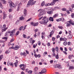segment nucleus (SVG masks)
Returning <instances> with one entry per match:
<instances>
[{
    "mask_svg": "<svg viewBox=\"0 0 74 74\" xmlns=\"http://www.w3.org/2000/svg\"><path fill=\"white\" fill-rule=\"evenodd\" d=\"M36 3V1H32L31 0H30L28 2L27 5V7H29V5H34Z\"/></svg>",
    "mask_w": 74,
    "mask_h": 74,
    "instance_id": "f257e3e1",
    "label": "nucleus"
},
{
    "mask_svg": "<svg viewBox=\"0 0 74 74\" xmlns=\"http://www.w3.org/2000/svg\"><path fill=\"white\" fill-rule=\"evenodd\" d=\"M8 3H10V8L12 7H14L15 6V5L14 3H11V0H9Z\"/></svg>",
    "mask_w": 74,
    "mask_h": 74,
    "instance_id": "f03ea898",
    "label": "nucleus"
},
{
    "mask_svg": "<svg viewBox=\"0 0 74 74\" xmlns=\"http://www.w3.org/2000/svg\"><path fill=\"white\" fill-rule=\"evenodd\" d=\"M19 47L18 45H16L15 46V47H10L9 48L10 49H14V50H17L18 49H19Z\"/></svg>",
    "mask_w": 74,
    "mask_h": 74,
    "instance_id": "7ed1b4c3",
    "label": "nucleus"
},
{
    "mask_svg": "<svg viewBox=\"0 0 74 74\" xmlns=\"http://www.w3.org/2000/svg\"><path fill=\"white\" fill-rule=\"evenodd\" d=\"M6 27V25H5L4 24L3 25V27H2V32H5L7 29H8V27L5 28Z\"/></svg>",
    "mask_w": 74,
    "mask_h": 74,
    "instance_id": "20e7f679",
    "label": "nucleus"
},
{
    "mask_svg": "<svg viewBox=\"0 0 74 74\" xmlns=\"http://www.w3.org/2000/svg\"><path fill=\"white\" fill-rule=\"evenodd\" d=\"M21 67H23L22 68H21V69L22 70L24 71L25 70V67H26V65L24 64H21Z\"/></svg>",
    "mask_w": 74,
    "mask_h": 74,
    "instance_id": "39448f33",
    "label": "nucleus"
},
{
    "mask_svg": "<svg viewBox=\"0 0 74 74\" xmlns=\"http://www.w3.org/2000/svg\"><path fill=\"white\" fill-rule=\"evenodd\" d=\"M46 13L44 11L40 12L38 15L39 17H40L41 15H43V14H45Z\"/></svg>",
    "mask_w": 74,
    "mask_h": 74,
    "instance_id": "423d86ee",
    "label": "nucleus"
},
{
    "mask_svg": "<svg viewBox=\"0 0 74 74\" xmlns=\"http://www.w3.org/2000/svg\"><path fill=\"white\" fill-rule=\"evenodd\" d=\"M7 65L8 66H12V67H14V64H13V63L10 62L9 61L7 62Z\"/></svg>",
    "mask_w": 74,
    "mask_h": 74,
    "instance_id": "0eeeda50",
    "label": "nucleus"
},
{
    "mask_svg": "<svg viewBox=\"0 0 74 74\" xmlns=\"http://www.w3.org/2000/svg\"><path fill=\"white\" fill-rule=\"evenodd\" d=\"M8 33L10 34V36L11 37H13L14 36V34H13V32H12V31H8Z\"/></svg>",
    "mask_w": 74,
    "mask_h": 74,
    "instance_id": "6e6552de",
    "label": "nucleus"
},
{
    "mask_svg": "<svg viewBox=\"0 0 74 74\" xmlns=\"http://www.w3.org/2000/svg\"><path fill=\"white\" fill-rule=\"evenodd\" d=\"M22 5V3H20L18 5V6H17V11H19V9L21 8V5Z\"/></svg>",
    "mask_w": 74,
    "mask_h": 74,
    "instance_id": "1a4fd4ad",
    "label": "nucleus"
},
{
    "mask_svg": "<svg viewBox=\"0 0 74 74\" xmlns=\"http://www.w3.org/2000/svg\"><path fill=\"white\" fill-rule=\"evenodd\" d=\"M60 41H66V40H67V38H64L61 37V38H60Z\"/></svg>",
    "mask_w": 74,
    "mask_h": 74,
    "instance_id": "9d476101",
    "label": "nucleus"
},
{
    "mask_svg": "<svg viewBox=\"0 0 74 74\" xmlns=\"http://www.w3.org/2000/svg\"><path fill=\"white\" fill-rule=\"evenodd\" d=\"M41 73H47V70L45 69H42L41 72Z\"/></svg>",
    "mask_w": 74,
    "mask_h": 74,
    "instance_id": "9b49d317",
    "label": "nucleus"
},
{
    "mask_svg": "<svg viewBox=\"0 0 74 74\" xmlns=\"http://www.w3.org/2000/svg\"><path fill=\"white\" fill-rule=\"evenodd\" d=\"M3 19H4L6 18V17H7V14H5V13L4 12H3Z\"/></svg>",
    "mask_w": 74,
    "mask_h": 74,
    "instance_id": "f8f14e48",
    "label": "nucleus"
},
{
    "mask_svg": "<svg viewBox=\"0 0 74 74\" xmlns=\"http://www.w3.org/2000/svg\"><path fill=\"white\" fill-rule=\"evenodd\" d=\"M27 14V10L26 9H25L24 10V16H26Z\"/></svg>",
    "mask_w": 74,
    "mask_h": 74,
    "instance_id": "ddd939ff",
    "label": "nucleus"
},
{
    "mask_svg": "<svg viewBox=\"0 0 74 74\" xmlns=\"http://www.w3.org/2000/svg\"><path fill=\"white\" fill-rule=\"evenodd\" d=\"M68 22L70 23L71 25H74V23H73V21L71 20H70V21H68Z\"/></svg>",
    "mask_w": 74,
    "mask_h": 74,
    "instance_id": "4468645a",
    "label": "nucleus"
},
{
    "mask_svg": "<svg viewBox=\"0 0 74 74\" xmlns=\"http://www.w3.org/2000/svg\"><path fill=\"white\" fill-rule=\"evenodd\" d=\"M40 35V33L38 32V33H35V34L34 36V37L35 38H36V37L38 36H39Z\"/></svg>",
    "mask_w": 74,
    "mask_h": 74,
    "instance_id": "2eb2a0df",
    "label": "nucleus"
},
{
    "mask_svg": "<svg viewBox=\"0 0 74 74\" xmlns=\"http://www.w3.org/2000/svg\"><path fill=\"white\" fill-rule=\"evenodd\" d=\"M73 57H74V56L73 55H70L68 56V58L69 59H71L73 58Z\"/></svg>",
    "mask_w": 74,
    "mask_h": 74,
    "instance_id": "dca6fc26",
    "label": "nucleus"
},
{
    "mask_svg": "<svg viewBox=\"0 0 74 74\" xmlns=\"http://www.w3.org/2000/svg\"><path fill=\"white\" fill-rule=\"evenodd\" d=\"M18 61L17 60H16V62L14 63V64L15 66L16 67H17L18 66Z\"/></svg>",
    "mask_w": 74,
    "mask_h": 74,
    "instance_id": "f3484780",
    "label": "nucleus"
},
{
    "mask_svg": "<svg viewBox=\"0 0 74 74\" xmlns=\"http://www.w3.org/2000/svg\"><path fill=\"white\" fill-rule=\"evenodd\" d=\"M42 21H47L48 20V18L46 16H45L42 19Z\"/></svg>",
    "mask_w": 74,
    "mask_h": 74,
    "instance_id": "a211bd4d",
    "label": "nucleus"
},
{
    "mask_svg": "<svg viewBox=\"0 0 74 74\" xmlns=\"http://www.w3.org/2000/svg\"><path fill=\"white\" fill-rule=\"evenodd\" d=\"M2 40H5V41H7V39H8V37H4L2 38Z\"/></svg>",
    "mask_w": 74,
    "mask_h": 74,
    "instance_id": "6ab92c4d",
    "label": "nucleus"
},
{
    "mask_svg": "<svg viewBox=\"0 0 74 74\" xmlns=\"http://www.w3.org/2000/svg\"><path fill=\"white\" fill-rule=\"evenodd\" d=\"M57 67L60 69H62V68L61 67V65H60V64H57Z\"/></svg>",
    "mask_w": 74,
    "mask_h": 74,
    "instance_id": "aec40b11",
    "label": "nucleus"
},
{
    "mask_svg": "<svg viewBox=\"0 0 74 74\" xmlns=\"http://www.w3.org/2000/svg\"><path fill=\"white\" fill-rule=\"evenodd\" d=\"M54 33V32L53 31V30H52L50 33V34L49 35L50 37H51V36H52V35H53V34Z\"/></svg>",
    "mask_w": 74,
    "mask_h": 74,
    "instance_id": "412c9836",
    "label": "nucleus"
},
{
    "mask_svg": "<svg viewBox=\"0 0 74 74\" xmlns=\"http://www.w3.org/2000/svg\"><path fill=\"white\" fill-rule=\"evenodd\" d=\"M19 19L21 21H23V20H24V19H25V17L23 16L20 17L19 18Z\"/></svg>",
    "mask_w": 74,
    "mask_h": 74,
    "instance_id": "4be33fe9",
    "label": "nucleus"
},
{
    "mask_svg": "<svg viewBox=\"0 0 74 74\" xmlns=\"http://www.w3.org/2000/svg\"><path fill=\"white\" fill-rule=\"evenodd\" d=\"M72 35H69L68 36V38L69 39H70V38H72Z\"/></svg>",
    "mask_w": 74,
    "mask_h": 74,
    "instance_id": "5701e85b",
    "label": "nucleus"
},
{
    "mask_svg": "<svg viewBox=\"0 0 74 74\" xmlns=\"http://www.w3.org/2000/svg\"><path fill=\"white\" fill-rule=\"evenodd\" d=\"M58 14L57 13L55 14L53 16V17L54 18H56V17H58Z\"/></svg>",
    "mask_w": 74,
    "mask_h": 74,
    "instance_id": "b1692460",
    "label": "nucleus"
},
{
    "mask_svg": "<svg viewBox=\"0 0 74 74\" xmlns=\"http://www.w3.org/2000/svg\"><path fill=\"white\" fill-rule=\"evenodd\" d=\"M49 21H50L53 22V17H49Z\"/></svg>",
    "mask_w": 74,
    "mask_h": 74,
    "instance_id": "393cba45",
    "label": "nucleus"
},
{
    "mask_svg": "<svg viewBox=\"0 0 74 74\" xmlns=\"http://www.w3.org/2000/svg\"><path fill=\"white\" fill-rule=\"evenodd\" d=\"M68 22H68V21L67 22L66 26L67 27H69V26H71V24H70V23H69Z\"/></svg>",
    "mask_w": 74,
    "mask_h": 74,
    "instance_id": "a878e982",
    "label": "nucleus"
},
{
    "mask_svg": "<svg viewBox=\"0 0 74 74\" xmlns=\"http://www.w3.org/2000/svg\"><path fill=\"white\" fill-rule=\"evenodd\" d=\"M48 22V20H44V21H43V24H45L46 23H47Z\"/></svg>",
    "mask_w": 74,
    "mask_h": 74,
    "instance_id": "bb28decb",
    "label": "nucleus"
},
{
    "mask_svg": "<svg viewBox=\"0 0 74 74\" xmlns=\"http://www.w3.org/2000/svg\"><path fill=\"white\" fill-rule=\"evenodd\" d=\"M45 1H43L41 3V5L42 6V7H43L44 5H45Z\"/></svg>",
    "mask_w": 74,
    "mask_h": 74,
    "instance_id": "cd10ccee",
    "label": "nucleus"
},
{
    "mask_svg": "<svg viewBox=\"0 0 74 74\" xmlns=\"http://www.w3.org/2000/svg\"><path fill=\"white\" fill-rule=\"evenodd\" d=\"M47 14H53V12L52 11H49V12H47Z\"/></svg>",
    "mask_w": 74,
    "mask_h": 74,
    "instance_id": "c85d7f7f",
    "label": "nucleus"
},
{
    "mask_svg": "<svg viewBox=\"0 0 74 74\" xmlns=\"http://www.w3.org/2000/svg\"><path fill=\"white\" fill-rule=\"evenodd\" d=\"M69 70H71L72 69H74V67L73 66H70L69 68Z\"/></svg>",
    "mask_w": 74,
    "mask_h": 74,
    "instance_id": "c756f323",
    "label": "nucleus"
},
{
    "mask_svg": "<svg viewBox=\"0 0 74 74\" xmlns=\"http://www.w3.org/2000/svg\"><path fill=\"white\" fill-rule=\"evenodd\" d=\"M3 58V55H1L0 56V61H1V60Z\"/></svg>",
    "mask_w": 74,
    "mask_h": 74,
    "instance_id": "7c9ffc66",
    "label": "nucleus"
},
{
    "mask_svg": "<svg viewBox=\"0 0 74 74\" xmlns=\"http://www.w3.org/2000/svg\"><path fill=\"white\" fill-rule=\"evenodd\" d=\"M38 23L36 22L35 23H34L33 26H38Z\"/></svg>",
    "mask_w": 74,
    "mask_h": 74,
    "instance_id": "2f4dec72",
    "label": "nucleus"
},
{
    "mask_svg": "<svg viewBox=\"0 0 74 74\" xmlns=\"http://www.w3.org/2000/svg\"><path fill=\"white\" fill-rule=\"evenodd\" d=\"M55 57H56V59H58L59 57L58 54H57Z\"/></svg>",
    "mask_w": 74,
    "mask_h": 74,
    "instance_id": "473e14b6",
    "label": "nucleus"
},
{
    "mask_svg": "<svg viewBox=\"0 0 74 74\" xmlns=\"http://www.w3.org/2000/svg\"><path fill=\"white\" fill-rule=\"evenodd\" d=\"M56 21H57V22H59L60 21H62V18L57 19H56Z\"/></svg>",
    "mask_w": 74,
    "mask_h": 74,
    "instance_id": "72a5a7b5",
    "label": "nucleus"
},
{
    "mask_svg": "<svg viewBox=\"0 0 74 74\" xmlns=\"http://www.w3.org/2000/svg\"><path fill=\"white\" fill-rule=\"evenodd\" d=\"M36 42V41H35V40H32V45H33V44H34V42Z\"/></svg>",
    "mask_w": 74,
    "mask_h": 74,
    "instance_id": "f704fd0d",
    "label": "nucleus"
},
{
    "mask_svg": "<svg viewBox=\"0 0 74 74\" xmlns=\"http://www.w3.org/2000/svg\"><path fill=\"white\" fill-rule=\"evenodd\" d=\"M65 41H64V42L63 43V44L65 46V45H66L67 44V42H66V40H65Z\"/></svg>",
    "mask_w": 74,
    "mask_h": 74,
    "instance_id": "c9c22d12",
    "label": "nucleus"
},
{
    "mask_svg": "<svg viewBox=\"0 0 74 74\" xmlns=\"http://www.w3.org/2000/svg\"><path fill=\"white\" fill-rule=\"evenodd\" d=\"M55 49H56V51H57V52H58L59 51V48L58 47H56Z\"/></svg>",
    "mask_w": 74,
    "mask_h": 74,
    "instance_id": "e433bc0d",
    "label": "nucleus"
},
{
    "mask_svg": "<svg viewBox=\"0 0 74 74\" xmlns=\"http://www.w3.org/2000/svg\"><path fill=\"white\" fill-rule=\"evenodd\" d=\"M9 17L10 19H12V15H9Z\"/></svg>",
    "mask_w": 74,
    "mask_h": 74,
    "instance_id": "4c0bfd02",
    "label": "nucleus"
},
{
    "mask_svg": "<svg viewBox=\"0 0 74 74\" xmlns=\"http://www.w3.org/2000/svg\"><path fill=\"white\" fill-rule=\"evenodd\" d=\"M58 27V28H59V29H63V27H62V26H59Z\"/></svg>",
    "mask_w": 74,
    "mask_h": 74,
    "instance_id": "58836bf2",
    "label": "nucleus"
},
{
    "mask_svg": "<svg viewBox=\"0 0 74 74\" xmlns=\"http://www.w3.org/2000/svg\"><path fill=\"white\" fill-rule=\"evenodd\" d=\"M5 36H8V32H6L5 34Z\"/></svg>",
    "mask_w": 74,
    "mask_h": 74,
    "instance_id": "ea45409f",
    "label": "nucleus"
},
{
    "mask_svg": "<svg viewBox=\"0 0 74 74\" xmlns=\"http://www.w3.org/2000/svg\"><path fill=\"white\" fill-rule=\"evenodd\" d=\"M50 4L51 5H53L55 4V3H54V2L53 1Z\"/></svg>",
    "mask_w": 74,
    "mask_h": 74,
    "instance_id": "a19ab883",
    "label": "nucleus"
},
{
    "mask_svg": "<svg viewBox=\"0 0 74 74\" xmlns=\"http://www.w3.org/2000/svg\"><path fill=\"white\" fill-rule=\"evenodd\" d=\"M59 1V0H53V1L54 3V4H55L56 2V1Z\"/></svg>",
    "mask_w": 74,
    "mask_h": 74,
    "instance_id": "79ce46f5",
    "label": "nucleus"
},
{
    "mask_svg": "<svg viewBox=\"0 0 74 74\" xmlns=\"http://www.w3.org/2000/svg\"><path fill=\"white\" fill-rule=\"evenodd\" d=\"M23 55L24 56H26V53L25 52H23Z\"/></svg>",
    "mask_w": 74,
    "mask_h": 74,
    "instance_id": "37998d69",
    "label": "nucleus"
},
{
    "mask_svg": "<svg viewBox=\"0 0 74 74\" xmlns=\"http://www.w3.org/2000/svg\"><path fill=\"white\" fill-rule=\"evenodd\" d=\"M37 70H38V68L36 67L34 68V71H35V73L37 71Z\"/></svg>",
    "mask_w": 74,
    "mask_h": 74,
    "instance_id": "c03bdc74",
    "label": "nucleus"
},
{
    "mask_svg": "<svg viewBox=\"0 0 74 74\" xmlns=\"http://www.w3.org/2000/svg\"><path fill=\"white\" fill-rule=\"evenodd\" d=\"M32 19V18H30L27 21H26V22H29V21H30Z\"/></svg>",
    "mask_w": 74,
    "mask_h": 74,
    "instance_id": "a18cd8bd",
    "label": "nucleus"
},
{
    "mask_svg": "<svg viewBox=\"0 0 74 74\" xmlns=\"http://www.w3.org/2000/svg\"><path fill=\"white\" fill-rule=\"evenodd\" d=\"M6 54H8L9 53H10V51L8 50H7L5 52Z\"/></svg>",
    "mask_w": 74,
    "mask_h": 74,
    "instance_id": "49530a36",
    "label": "nucleus"
},
{
    "mask_svg": "<svg viewBox=\"0 0 74 74\" xmlns=\"http://www.w3.org/2000/svg\"><path fill=\"white\" fill-rule=\"evenodd\" d=\"M55 49L53 48L52 49V51L53 52V53H55Z\"/></svg>",
    "mask_w": 74,
    "mask_h": 74,
    "instance_id": "de8ad7c7",
    "label": "nucleus"
},
{
    "mask_svg": "<svg viewBox=\"0 0 74 74\" xmlns=\"http://www.w3.org/2000/svg\"><path fill=\"white\" fill-rule=\"evenodd\" d=\"M28 73L29 74H32V71H29L28 72Z\"/></svg>",
    "mask_w": 74,
    "mask_h": 74,
    "instance_id": "09e8293b",
    "label": "nucleus"
},
{
    "mask_svg": "<svg viewBox=\"0 0 74 74\" xmlns=\"http://www.w3.org/2000/svg\"><path fill=\"white\" fill-rule=\"evenodd\" d=\"M12 10L11 9H10L8 10V11L9 12H12Z\"/></svg>",
    "mask_w": 74,
    "mask_h": 74,
    "instance_id": "8fccbe9b",
    "label": "nucleus"
},
{
    "mask_svg": "<svg viewBox=\"0 0 74 74\" xmlns=\"http://www.w3.org/2000/svg\"><path fill=\"white\" fill-rule=\"evenodd\" d=\"M71 16L72 18H74V14L72 13L71 14Z\"/></svg>",
    "mask_w": 74,
    "mask_h": 74,
    "instance_id": "3c124183",
    "label": "nucleus"
},
{
    "mask_svg": "<svg viewBox=\"0 0 74 74\" xmlns=\"http://www.w3.org/2000/svg\"><path fill=\"white\" fill-rule=\"evenodd\" d=\"M56 38L54 37H52V40L54 41L55 40Z\"/></svg>",
    "mask_w": 74,
    "mask_h": 74,
    "instance_id": "603ef678",
    "label": "nucleus"
},
{
    "mask_svg": "<svg viewBox=\"0 0 74 74\" xmlns=\"http://www.w3.org/2000/svg\"><path fill=\"white\" fill-rule=\"evenodd\" d=\"M52 55L53 56H54V57H55V56H56V54H55V53H52Z\"/></svg>",
    "mask_w": 74,
    "mask_h": 74,
    "instance_id": "864d4df0",
    "label": "nucleus"
},
{
    "mask_svg": "<svg viewBox=\"0 0 74 74\" xmlns=\"http://www.w3.org/2000/svg\"><path fill=\"white\" fill-rule=\"evenodd\" d=\"M23 26L21 27L20 28H19V30H22V29H23Z\"/></svg>",
    "mask_w": 74,
    "mask_h": 74,
    "instance_id": "5fc2aeb1",
    "label": "nucleus"
},
{
    "mask_svg": "<svg viewBox=\"0 0 74 74\" xmlns=\"http://www.w3.org/2000/svg\"><path fill=\"white\" fill-rule=\"evenodd\" d=\"M38 45H41V42H40V41H39L38 42Z\"/></svg>",
    "mask_w": 74,
    "mask_h": 74,
    "instance_id": "6e6d98bb",
    "label": "nucleus"
},
{
    "mask_svg": "<svg viewBox=\"0 0 74 74\" xmlns=\"http://www.w3.org/2000/svg\"><path fill=\"white\" fill-rule=\"evenodd\" d=\"M54 68H57L58 67V64H57L56 65H55L54 66Z\"/></svg>",
    "mask_w": 74,
    "mask_h": 74,
    "instance_id": "4d7b16f0",
    "label": "nucleus"
},
{
    "mask_svg": "<svg viewBox=\"0 0 74 74\" xmlns=\"http://www.w3.org/2000/svg\"><path fill=\"white\" fill-rule=\"evenodd\" d=\"M0 42H2V43L5 42V41L4 40H0Z\"/></svg>",
    "mask_w": 74,
    "mask_h": 74,
    "instance_id": "13d9d810",
    "label": "nucleus"
},
{
    "mask_svg": "<svg viewBox=\"0 0 74 74\" xmlns=\"http://www.w3.org/2000/svg\"><path fill=\"white\" fill-rule=\"evenodd\" d=\"M66 10H67V9H66V8H62V11H66Z\"/></svg>",
    "mask_w": 74,
    "mask_h": 74,
    "instance_id": "bf43d9fd",
    "label": "nucleus"
},
{
    "mask_svg": "<svg viewBox=\"0 0 74 74\" xmlns=\"http://www.w3.org/2000/svg\"><path fill=\"white\" fill-rule=\"evenodd\" d=\"M63 53H64V54H65V55H67V52H66V51H63Z\"/></svg>",
    "mask_w": 74,
    "mask_h": 74,
    "instance_id": "052dcab7",
    "label": "nucleus"
},
{
    "mask_svg": "<svg viewBox=\"0 0 74 74\" xmlns=\"http://www.w3.org/2000/svg\"><path fill=\"white\" fill-rule=\"evenodd\" d=\"M19 34V31H18L16 32V35H18Z\"/></svg>",
    "mask_w": 74,
    "mask_h": 74,
    "instance_id": "680f3d73",
    "label": "nucleus"
},
{
    "mask_svg": "<svg viewBox=\"0 0 74 74\" xmlns=\"http://www.w3.org/2000/svg\"><path fill=\"white\" fill-rule=\"evenodd\" d=\"M34 56H35V58H37V55L36 54H35L34 55Z\"/></svg>",
    "mask_w": 74,
    "mask_h": 74,
    "instance_id": "e2e57ef3",
    "label": "nucleus"
},
{
    "mask_svg": "<svg viewBox=\"0 0 74 74\" xmlns=\"http://www.w3.org/2000/svg\"><path fill=\"white\" fill-rule=\"evenodd\" d=\"M47 46H48V47H50L51 45V44L49 43H48L47 44Z\"/></svg>",
    "mask_w": 74,
    "mask_h": 74,
    "instance_id": "0e129e2a",
    "label": "nucleus"
},
{
    "mask_svg": "<svg viewBox=\"0 0 74 74\" xmlns=\"http://www.w3.org/2000/svg\"><path fill=\"white\" fill-rule=\"evenodd\" d=\"M14 41V39H12L10 41V42H12L13 41Z\"/></svg>",
    "mask_w": 74,
    "mask_h": 74,
    "instance_id": "69168bd1",
    "label": "nucleus"
},
{
    "mask_svg": "<svg viewBox=\"0 0 74 74\" xmlns=\"http://www.w3.org/2000/svg\"><path fill=\"white\" fill-rule=\"evenodd\" d=\"M3 4H5V3H6V1L5 0H3Z\"/></svg>",
    "mask_w": 74,
    "mask_h": 74,
    "instance_id": "338daca9",
    "label": "nucleus"
},
{
    "mask_svg": "<svg viewBox=\"0 0 74 74\" xmlns=\"http://www.w3.org/2000/svg\"><path fill=\"white\" fill-rule=\"evenodd\" d=\"M71 7L72 8H74V4H73L71 5Z\"/></svg>",
    "mask_w": 74,
    "mask_h": 74,
    "instance_id": "774afa93",
    "label": "nucleus"
}]
</instances>
